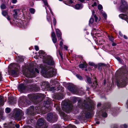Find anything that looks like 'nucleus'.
Listing matches in <instances>:
<instances>
[{"label":"nucleus","mask_w":128,"mask_h":128,"mask_svg":"<svg viewBox=\"0 0 128 128\" xmlns=\"http://www.w3.org/2000/svg\"><path fill=\"white\" fill-rule=\"evenodd\" d=\"M84 102L85 103H83L82 101L79 100L78 102V105L79 107L84 109L83 115L85 116L86 118H89L90 116V113L89 112H87L86 110L92 111L94 109V106L92 105L89 107L86 104L85 101Z\"/></svg>","instance_id":"1"},{"label":"nucleus","mask_w":128,"mask_h":128,"mask_svg":"<svg viewBox=\"0 0 128 128\" xmlns=\"http://www.w3.org/2000/svg\"><path fill=\"white\" fill-rule=\"evenodd\" d=\"M42 67V66H41V73L44 77L48 78L52 77L56 74V70L50 66H46L45 68Z\"/></svg>","instance_id":"2"},{"label":"nucleus","mask_w":128,"mask_h":128,"mask_svg":"<svg viewBox=\"0 0 128 128\" xmlns=\"http://www.w3.org/2000/svg\"><path fill=\"white\" fill-rule=\"evenodd\" d=\"M128 79V75L126 77L120 76L117 81V86L119 87H123L126 86V82Z\"/></svg>","instance_id":"3"},{"label":"nucleus","mask_w":128,"mask_h":128,"mask_svg":"<svg viewBox=\"0 0 128 128\" xmlns=\"http://www.w3.org/2000/svg\"><path fill=\"white\" fill-rule=\"evenodd\" d=\"M63 105L62 106L63 110L66 112L70 111L72 109V102L68 100L67 101H63L62 103Z\"/></svg>","instance_id":"4"},{"label":"nucleus","mask_w":128,"mask_h":128,"mask_svg":"<svg viewBox=\"0 0 128 128\" xmlns=\"http://www.w3.org/2000/svg\"><path fill=\"white\" fill-rule=\"evenodd\" d=\"M35 112H36L40 114L42 112V110L40 107H36L35 108V110L34 107L33 106H30L27 110L28 113L33 115L34 114Z\"/></svg>","instance_id":"5"},{"label":"nucleus","mask_w":128,"mask_h":128,"mask_svg":"<svg viewBox=\"0 0 128 128\" xmlns=\"http://www.w3.org/2000/svg\"><path fill=\"white\" fill-rule=\"evenodd\" d=\"M48 125L46 124L45 120L42 118L39 119L36 126V128H47Z\"/></svg>","instance_id":"6"},{"label":"nucleus","mask_w":128,"mask_h":128,"mask_svg":"<svg viewBox=\"0 0 128 128\" xmlns=\"http://www.w3.org/2000/svg\"><path fill=\"white\" fill-rule=\"evenodd\" d=\"M121 5L120 8V10L122 12H125L128 14V6L127 3L124 0H122Z\"/></svg>","instance_id":"7"},{"label":"nucleus","mask_w":128,"mask_h":128,"mask_svg":"<svg viewBox=\"0 0 128 128\" xmlns=\"http://www.w3.org/2000/svg\"><path fill=\"white\" fill-rule=\"evenodd\" d=\"M24 115V112L20 110H18L15 114V117L16 118L19 120L24 119V118L23 116Z\"/></svg>","instance_id":"8"},{"label":"nucleus","mask_w":128,"mask_h":128,"mask_svg":"<svg viewBox=\"0 0 128 128\" xmlns=\"http://www.w3.org/2000/svg\"><path fill=\"white\" fill-rule=\"evenodd\" d=\"M24 75L27 78H32L35 76V73L34 71L32 70L27 72L24 73Z\"/></svg>","instance_id":"9"},{"label":"nucleus","mask_w":128,"mask_h":128,"mask_svg":"<svg viewBox=\"0 0 128 128\" xmlns=\"http://www.w3.org/2000/svg\"><path fill=\"white\" fill-rule=\"evenodd\" d=\"M44 61L49 65H53L54 63L52 58L50 56H47L46 58L44 60Z\"/></svg>","instance_id":"10"},{"label":"nucleus","mask_w":128,"mask_h":128,"mask_svg":"<svg viewBox=\"0 0 128 128\" xmlns=\"http://www.w3.org/2000/svg\"><path fill=\"white\" fill-rule=\"evenodd\" d=\"M68 89L72 93L76 94H79V91L77 90L74 86H68Z\"/></svg>","instance_id":"11"},{"label":"nucleus","mask_w":128,"mask_h":128,"mask_svg":"<svg viewBox=\"0 0 128 128\" xmlns=\"http://www.w3.org/2000/svg\"><path fill=\"white\" fill-rule=\"evenodd\" d=\"M26 98L25 97H21L18 100V104L19 105L23 106H26V102H24Z\"/></svg>","instance_id":"12"},{"label":"nucleus","mask_w":128,"mask_h":128,"mask_svg":"<svg viewBox=\"0 0 128 128\" xmlns=\"http://www.w3.org/2000/svg\"><path fill=\"white\" fill-rule=\"evenodd\" d=\"M57 117L56 116H54L52 113H49L47 115V119L48 121H50L52 119L56 120L57 119Z\"/></svg>","instance_id":"13"},{"label":"nucleus","mask_w":128,"mask_h":128,"mask_svg":"<svg viewBox=\"0 0 128 128\" xmlns=\"http://www.w3.org/2000/svg\"><path fill=\"white\" fill-rule=\"evenodd\" d=\"M15 126L16 128H19L20 127V125L18 124H13L12 122L9 124L8 125L6 124H5L4 125V128H10V127H14Z\"/></svg>","instance_id":"14"},{"label":"nucleus","mask_w":128,"mask_h":128,"mask_svg":"<svg viewBox=\"0 0 128 128\" xmlns=\"http://www.w3.org/2000/svg\"><path fill=\"white\" fill-rule=\"evenodd\" d=\"M26 86L22 84H20L18 87V90L22 92H23L26 90Z\"/></svg>","instance_id":"15"},{"label":"nucleus","mask_w":128,"mask_h":128,"mask_svg":"<svg viewBox=\"0 0 128 128\" xmlns=\"http://www.w3.org/2000/svg\"><path fill=\"white\" fill-rule=\"evenodd\" d=\"M38 53L39 54V55L40 56H42V58L44 59L47 56H46V54H45V52L42 50H40L38 52Z\"/></svg>","instance_id":"16"},{"label":"nucleus","mask_w":128,"mask_h":128,"mask_svg":"<svg viewBox=\"0 0 128 128\" xmlns=\"http://www.w3.org/2000/svg\"><path fill=\"white\" fill-rule=\"evenodd\" d=\"M119 16L121 18L124 20L126 21L128 23V16L126 15H124V14H120L119 15Z\"/></svg>","instance_id":"17"},{"label":"nucleus","mask_w":128,"mask_h":128,"mask_svg":"<svg viewBox=\"0 0 128 128\" xmlns=\"http://www.w3.org/2000/svg\"><path fill=\"white\" fill-rule=\"evenodd\" d=\"M54 97L55 99L59 100L63 98V96L62 94L59 93L56 94V96L54 95Z\"/></svg>","instance_id":"18"},{"label":"nucleus","mask_w":128,"mask_h":128,"mask_svg":"<svg viewBox=\"0 0 128 128\" xmlns=\"http://www.w3.org/2000/svg\"><path fill=\"white\" fill-rule=\"evenodd\" d=\"M50 98H48L47 100V101L46 103V108H45V110H48V111H49L50 110H47L48 109H50V107L49 108L48 106V104H50Z\"/></svg>","instance_id":"19"},{"label":"nucleus","mask_w":128,"mask_h":128,"mask_svg":"<svg viewBox=\"0 0 128 128\" xmlns=\"http://www.w3.org/2000/svg\"><path fill=\"white\" fill-rule=\"evenodd\" d=\"M56 32L58 37L59 39H61L62 34L60 30L58 29H56Z\"/></svg>","instance_id":"20"},{"label":"nucleus","mask_w":128,"mask_h":128,"mask_svg":"<svg viewBox=\"0 0 128 128\" xmlns=\"http://www.w3.org/2000/svg\"><path fill=\"white\" fill-rule=\"evenodd\" d=\"M37 96V94H30L28 95V96L29 98L31 100H32L33 99H35L38 98V97Z\"/></svg>","instance_id":"21"},{"label":"nucleus","mask_w":128,"mask_h":128,"mask_svg":"<svg viewBox=\"0 0 128 128\" xmlns=\"http://www.w3.org/2000/svg\"><path fill=\"white\" fill-rule=\"evenodd\" d=\"M19 23H20L21 24V25L20 26V27H23L24 28H25L26 26L28 24L27 22L24 21H22Z\"/></svg>","instance_id":"22"},{"label":"nucleus","mask_w":128,"mask_h":128,"mask_svg":"<svg viewBox=\"0 0 128 128\" xmlns=\"http://www.w3.org/2000/svg\"><path fill=\"white\" fill-rule=\"evenodd\" d=\"M87 64L86 62H85L83 64H81L79 65V67L80 68H86L87 67Z\"/></svg>","instance_id":"23"},{"label":"nucleus","mask_w":128,"mask_h":128,"mask_svg":"<svg viewBox=\"0 0 128 128\" xmlns=\"http://www.w3.org/2000/svg\"><path fill=\"white\" fill-rule=\"evenodd\" d=\"M19 10L18 9H14L13 10L14 12V13L13 14V16L15 18H17L18 17L17 11H19Z\"/></svg>","instance_id":"24"},{"label":"nucleus","mask_w":128,"mask_h":128,"mask_svg":"<svg viewBox=\"0 0 128 128\" xmlns=\"http://www.w3.org/2000/svg\"><path fill=\"white\" fill-rule=\"evenodd\" d=\"M74 8L76 9L79 10L81 9L82 8V6L81 4H76Z\"/></svg>","instance_id":"25"},{"label":"nucleus","mask_w":128,"mask_h":128,"mask_svg":"<svg viewBox=\"0 0 128 128\" xmlns=\"http://www.w3.org/2000/svg\"><path fill=\"white\" fill-rule=\"evenodd\" d=\"M43 1L44 3V4L46 6H47V7L49 8V9L50 10L51 13L52 14L53 13L51 10V9L49 7V6L48 4V3L46 0H43Z\"/></svg>","instance_id":"26"},{"label":"nucleus","mask_w":128,"mask_h":128,"mask_svg":"<svg viewBox=\"0 0 128 128\" xmlns=\"http://www.w3.org/2000/svg\"><path fill=\"white\" fill-rule=\"evenodd\" d=\"M4 100L2 96H0V106H3L4 104Z\"/></svg>","instance_id":"27"},{"label":"nucleus","mask_w":128,"mask_h":128,"mask_svg":"<svg viewBox=\"0 0 128 128\" xmlns=\"http://www.w3.org/2000/svg\"><path fill=\"white\" fill-rule=\"evenodd\" d=\"M56 110L58 111L59 112V113H60V115H63V116H64V113L63 112H60V108L59 107H56Z\"/></svg>","instance_id":"28"},{"label":"nucleus","mask_w":128,"mask_h":128,"mask_svg":"<svg viewBox=\"0 0 128 128\" xmlns=\"http://www.w3.org/2000/svg\"><path fill=\"white\" fill-rule=\"evenodd\" d=\"M65 128H76L75 126L74 125L70 124L68 126Z\"/></svg>","instance_id":"29"},{"label":"nucleus","mask_w":128,"mask_h":128,"mask_svg":"<svg viewBox=\"0 0 128 128\" xmlns=\"http://www.w3.org/2000/svg\"><path fill=\"white\" fill-rule=\"evenodd\" d=\"M2 13L3 15L4 16H6L8 14V12L7 11L4 10L2 11Z\"/></svg>","instance_id":"30"},{"label":"nucleus","mask_w":128,"mask_h":128,"mask_svg":"<svg viewBox=\"0 0 128 128\" xmlns=\"http://www.w3.org/2000/svg\"><path fill=\"white\" fill-rule=\"evenodd\" d=\"M102 115L104 117H106L107 116V114L106 112H104L103 111H101Z\"/></svg>","instance_id":"31"},{"label":"nucleus","mask_w":128,"mask_h":128,"mask_svg":"<svg viewBox=\"0 0 128 128\" xmlns=\"http://www.w3.org/2000/svg\"><path fill=\"white\" fill-rule=\"evenodd\" d=\"M105 64H104L100 63L98 64V66H99L98 69L99 70L100 69V67L102 66H105Z\"/></svg>","instance_id":"32"},{"label":"nucleus","mask_w":128,"mask_h":128,"mask_svg":"<svg viewBox=\"0 0 128 128\" xmlns=\"http://www.w3.org/2000/svg\"><path fill=\"white\" fill-rule=\"evenodd\" d=\"M10 108H6L5 110V112L6 113H8L10 112Z\"/></svg>","instance_id":"33"},{"label":"nucleus","mask_w":128,"mask_h":128,"mask_svg":"<svg viewBox=\"0 0 128 128\" xmlns=\"http://www.w3.org/2000/svg\"><path fill=\"white\" fill-rule=\"evenodd\" d=\"M93 16H92V17L90 18L89 21V24H92L94 22V20L93 18H92L93 17Z\"/></svg>","instance_id":"34"},{"label":"nucleus","mask_w":128,"mask_h":128,"mask_svg":"<svg viewBox=\"0 0 128 128\" xmlns=\"http://www.w3.org/2000/svg\"><path fill=\"white\" fill-rule=\"evenodd\" d=\"M30 11L31 13L32 14H34L35 12L34 9L32 8H30Z\"/></svg>","instance_id":"35"},{"label":"nucleus","mask_w":128,"mask_h":128,"mask_svg":"<svg viewBox=\"0 0 128 128\" xmlns=\"http://www.w3.org/2000/svg\"><path fill=\"white\" fill-rule=\"evenodd\" d=\"M87 82L89 84H90L92 82L91 79L90 78H87Z\"/></svg>","instance_id":"36"},{"label":"nucleus","mask_w":128,"mask_h":128,"mask_svg":"<svg viewBox=\"0 0 128 128\" xmlns=\"http://www.w3.org/2000/svg\"><path fill=\"white\" fill-rule=\"evenodd\" d=\"M52 40L54 43H55L57 41V39L56 38V37L53 38H52Z\"/></svg>","instance_id":"37"},{"label":"nucleus","mask_w":128,"mask_h":128,"mask_svg":"<svg viewBox=\"0 0 128 128\" xmlns=\"http://www.w3.org/2000/svg\"><path fill=\"white\" fill-rule=\"evenodd\" d=\"M0 8L2 9H4L6 8V6L4 4H3L0 6Z\"/></svg>","instance_id":"38"},{"label":"nucleus","mask_w":128,"mask_h":128,"mask_svg":"<svg viewBox=\"0 0 128 128\" xmlns=\"http://www.w3.org/2000/svg\"><path fill=\"white\" fill-rule=\"evenodd\" d=\"M98 8L99 10H100L102 9V7L101 5L99 4L98 6Z\"/></svg>","instance_id":"39"},{"label":"nucleus","mask_w":128,"mask_h":128,"mask_svg":"<svg viewBox=\"0 0 128 128\" xmlns=\"http://www.w3.org/2000/svg\"><path fill=\"white\" fill-rule=\"evenodd\" d=\"M47 19L48 21L49 22H50L51 20V18L50 16H47Z\"/></svg>","instance_id":"40"},{"label":"nucleus","mask_w":128,"mask_h":128,"mask_svg":"<svg viewBox=\"0 0 128 128\" xmlns=\"http://www.w3.org/2000/svg\"><path fill=\"white\" fill-rule=\"evenodd\" d=\"M102 15L105 19H106L107 18V15L105 13H103Z\"/></svg>","instance_id":"41"},{"label":"nucleus","mask_w":128,"mask_h":128,"mask_svg":"<svg viewBox=\"0 0 128 128\" xmlns=\"http://www.w3.org/2000/svg\"><path fill=\"white\" fill-rule=\"evenodd\" d=\"M53 22L54 25L55 26L56 25V20L54 18L53 19Z\"/></svg>","instance_id":"42"},{"label":"nucleus","mask_w":128,"mask_h":128,"mask_svg":"<svg viewBox=\"0 0 128 128\" xmlns=\"http://www.w3.org/2000/svg\"><path fill=\"white\" fill-rule=\"evenodd\" d=\"M108 38L110 41H113L114 40V38L112 36H108Z\"/></svg>","instance_id":"43"},{"label":"nucleus","mask_w":128,"mask_h":128,"mask_svg":"<svg viewBox=\"0 0 128 128\" xmlns=\"http://www.w3.org/2000/svg\"><path fill=\"white\" fill-rule=\"evenodd\" d=\"M98 2V1L97 0H96L95 2H94L93 4L92 5V6H96L97 5V2Z\"/></svg>","instance_id":"44"},{"label":"nucleus","mask_w":128,"mask_h":128,"mask_svg":"<svg viewBox=\"0 0 128 128\" xmlns=\"http://www.w3.org/2000/svg\"><path fill=\"white\" fill-rule=\"evenodd\" d=\"M76 76L80 80H82V77L79 75H76Z\"/></svg>","instance_id":"45"},{"label":"nucleus","mask_w":128,"mask_h":128,"mask_svg":"<svg viewBox=\"0 0 128 128\" xmlns=\"http://www.w3.org/2000/svg\"><path fill=\"white\" fill-rule=\"evenodd\" d=\"M60 126L59 125H55L54 126L53 128H60Z\"/></svg>","instance_id":"46"},{"label":"nucleus","mask_w":128,"mask_h":128,"mask_svg":"<svg viewBox=\"0 0 128 128\" xmlns=\"http://www.w3.org/2000/svg\"><path fill=\"white\" fill-rule=\"evenodd\" d=\"M63 42L62 41H60V48L61 49L62 48V44H63Z\"/></svg>","instance_id":"47"},{"label":"nucleus","mask_w":128,"mask_h":128,"mask_svg":"<svg viewBox=\"0 0 128 128\" xmlns=\"http://www.w3.org/2000/svg\"><path fill=\"white\" fill-rule=\"evenodd\" d=\"M51 36L52 38L56 37L55 33L54 32H52Z\"/></svg>","instance_id":"48"},{"label":"nucleus","mask_w":128,"mask_h":128,"mask_svg":"<svg viewBox=\"0 0 128 128\" xmlns=\"http://www.w3.org/2000/svg\"><path fill=\"white\" fill-rule=\"evenodd\" d=\"M122 128H126L128 127V126L127 125L124 124L122 125Z\"/></svg>","instance_id":"49"},{"label":"nucleus","mask_w":128,"mask_h":128,"mask_svg":"<svg viewBox=\"0 0 128 128\" xmlns=\"http://www.w3.org/2000/svg\"><path fill=\"white\" fill-rule=\"evenodd\" d=\"M26 7H23L22 8V12H26Z\"/></svg>","instance_id":"50"},{"label":"nucleus","mask_w":128,"mask_h":128,"mask_svg":"<svg viewBox=\"0 0 128 128\" xmlns=\"http://www.w3.org/2000/svg\"><path fill=\"white\" fill-rule=\"evenodd\" d=\"M34 47L36 51H38L39 50V48L38 46H36Z\"/></svg>","instance_id":"51"},{"label":"nucleus","mask_w":128,"mask_h":128,"mask_svg":"<svg viewBox=\"0 0 128 128\" xmlns=\"http://www.w3.org/2000/svg\"><path fill=\"white\" fill-rule=\"evenodd\" d=\"M116 58L119 62H121V60L120 58L119 57H116Z\"/></svg>","instance_id":"52"},{"label":"nucleus","mask_w":128,"mask_h":128,"mask_svg":"<svg viewBox=\"0 0 128 128\" xmlns=\"http://www.w3.org/2000/svg\"><path fill=\"white\" fill-rule=\"evenodd\" d=\"M94 16L95 18L96 22H97L98 21V18L95 15H94Z\"/></svg>","instance_id":"53"},{"label":"nucleus","mask_w":128,"mask_h":128,"mask_svg":"<svg viewBox=\"0 0 128 128\" xmlns=\"http://www.w3.org/2000/svg\"><path fill=\"white\" fill-rule=\"evenodd\" d=\"M12 2L13 4H15L17 2V0H12L11 1Z\"/></svg>","instance_id":"54"},{"label":"nucleus","mask_w":128,"mask_h":128,"mask_svg":"<svg viewBox=\"0 0 128 128\" xmlns=\"http://www.w3.org/2000/svg\"><path fill=\"white\" fill-rule=\"evenodd\" d=\"M88 64L90 65L91 66H93L94 65V64L92 62H89Z\"/></svg>","instance_id":"55"},{"label":"nucleus","mask_w":128,"mask_h":128,"mask_svg":"<svg viewBox=\"0 0 128 128\" xmlns=\"http://www.w3.org/2000/svg\"><path fill=\"white\" fill-rule=\"evenodd\" d=\"M59 54H60V56L61 57V58H62V54H61V53H60V50H59Z\"/></svg>","instance_id":"56"},{"label":"nucleus","mask_w":128,"mask_h":128,"mask_svg":"<svg viewBox=\"0 0 128 128\" xmlns=\"http://www.w3.org/2000/svg\"><path fill=\"white\" fill-rule=\"evenodd\" d=\"M24 59L22 58H20V59H19V61L21 62H23L24 61Z\"/></svg>","instance_id":"57"},{"label":"nucleus","mask_w":128,"mask_h":128,"mask_svg":"<svg viewBox=\"0 0 128 128\" xmlns=\"http://www.w3.org/2000/svg\"><path fill=\"white\" fill-rule=\"evenodd\" d=\"M35 71L36 72L38 73H39V71L36 68H35Z\"/></svg>","instance_id":"58"},{"label":"nucleus","mask_w":128,"mask_h":128,"mask_svg":"<svg viewBox=\"0 0 128 128\" xmlns=\"http://www.w3.org/2000/svg\"><path fill=\"white\" fill-rule=\"evenodd\" d=\"M64 49H66V50H68L67 48H68V47H67V46L65 45H64Z\"/></svg>","instance_id":"59"},{"label":"nucleus","mask_w":128,"mask_h":128,"mask_svg":"<svg viewBox=\"0 0 128 128\" xmlns=\"http://www.w3.org/2000/svg\"><path fill=\"white\" fill-rule=\"evenodd\" d=\"M2 79V77L1 73L0 72V81H1Z\"/></svg>","instance_id":"60"},{"label":"nucleus","mask_w":128,"mask_h":128,"mask_svg":"<svg viewBox=\"0 0 128 128\" xmlns=\"http://www.w3.org/2000/svg\"><path fill=\"white\" fill-rule=\"evenodd\" d=\"M24 128H32V127L30 126H26Z\"/></svg>","instance_id":"61"},{"label":"nucleus","mask_w":128,"mask_h":128,"mask_svg":"<svg viewBox=\"0 0 128 128\" xmlns=\"http://www.w3.org/2000/svg\"><path fill=\"white\" fill-rule=\"evenodd\" d=\"M7 19L8 20H10V17L8 16V17L7 18Z\"/></svg>","instance_id":"62"},{"label":"nucleus","mask_w":128,"mask_h":128,"mask_svg":"<svg viewBox=\"0 0 128 128\" xmlns=\"http://www.w3.org/2000/svg\"><path fill=\"white\" fill-rule=\"evenodd\" d=\"M124 38L125 39H127V36L125 35H124Z\"/></svg>","instance_id":"63"},{"label":"nucleus","mask_w":128,"mask_h":128,"mask_svg":"<svg viewBox=\"0 0 128 128\" xmlns=\"http://www.w3.org/2000/svg\"><path fill=\"white\" fill-rule=\"evenodd\" d=\"M101 105V104L100 103H98V104H97V106L98 107L100 106Z\"/></svg>","instance_id":"64"}]
</instances>
